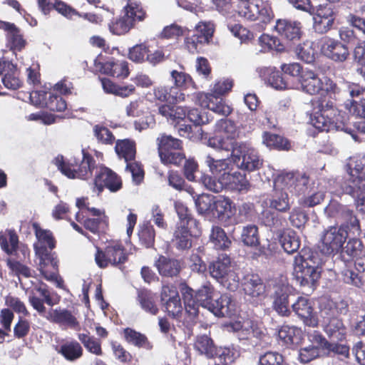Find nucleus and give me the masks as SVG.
<instances>
[{"mask_svg": "<svg viewBox=\"0 0 365 365\" xmlns=\"http://www.w3.org/2000/svg\"><path fill=\"white\" fill-rule=\"evenodd\" d=\"M210 241L217 250H225L231 245V241L224 230L219 226H213L210 235Z\"/></svg>", "mask_w": 365, "mask_h": 365, "instance_id": "864d4df0", "label": "nucleus"}, {"mask_svg": "<svg viewBox=\"0 0 365 365\" xmlns=\"http://www.w3.org/2000/svg\"><path fill=\"white\" fill-rule=\"evenodd\" d=\"M242 240L248 246L257 247L259 245L258 227L255 225L245 227L242 232Z\"/></svg>", "mask_w": 365, "mask_h": 365, "instance_id": "052dcab7", "label": "nucleus"}, {"mask_svg": "<svg viewBox=\"0 0 365 365\" xmlns=\"http://www.w3.org/2000/svg\"><path fill=\"white\" fill-rule=\"evenodd\" d=\"M0 246L5 253L16 257V259L25 260L30 256L28 246L19 244V236L14 230H6L4 233H0Z\"/></svg>", "mask_w": 365, "mask_h": 365, "instance_id": "f8f14e48", "label": "nucleus"}, {"mask_svg": "<svg viewBox=\"0 0 365 365\" xmlns=\"http://www.w3.org/2000/svg\"><path fill=\"white\" fill-rule=\"evenodd\" d=\"M145 14V12L138 4L130 2L125 7V15L115 23L109 25L110 30L116 35L124 34L133 26L136 21L143 20Z\"/></svg>", "mask_w": 365, "mask_h": 365, "instance_id": "9b49d317", "label": "nucleus"}, {"mask_svg": "<svg viewBox=\"0 0 365 365\" xmlns=\"http://www.w3.org/2000/svg\"><path fill=\"white\" fill-rule=\"evenodd\" d=\"M158 273L162 277H173L178 275L181 271V264L178 259L160 255L155 262Z\"/></svg>", "mask_w": 365, "mask_h": 365, "instance_id": "c756f323", "label": "nucleus"}, {"mask_svg": "<svg viewBox=\"0 0 365 365\" xmlns=\"http://www.w3.org/2000/svg\"><path fill=\"white\" fill-rule=\"evenodd\" d=\"M292 307L294 313L302 319L305 325L313 328L318 326V317L317 314L314 312L313 306L308 298L299 297L292 305Z\"/></svg>", "mask_w": 365, "mask_h": 365, "instance_id": "aec40b11", "label": "nucleus"}, {"mask_svg": "<svg viewBox=\"0 0 365 365\" xmlns=\"http://www.w3.org/2000/svg\"><path fill=\"white\" fill-rule=\"evenodd\" d=\"M343 119L344 116L335 108L334 102L327 99L319 102L318 110L311 114L309 118L311 124L320 131L343 130L358 141L357 135L346 126Z\"/></svg>", "mask_w": 365, "mask_h": 365, "instance_id": "f03ea898", "label": "nucleus"}, {"mask_svg": "<svg viewBox=\"0 0 365 365\" xmlns=\"http://www.w3.org/2000/svg\"><path fill=\"white\" fill-rule=\"evenodd\" d=\"M128 260V253L120 241L109 242L103 250L98 247L95 255V261L101 269L109 265L121 269Z\"/></svg>", "mask_w": 365, "mask_h": 365, "instance_id": "20e7f679", "label": "nucleus"}, {"mask_svg": "<svg viewBox=\"0 0 365 365\" xmlns=\"http://www.w3.org/2000/svg\"><path fill=\"white\" fill-rule=\"evenodd\" d=\"M175 210L179 218L177 226L192 227V228L200 227V222L197 220L192 212L185 204L180 202H175Z\"/></svg>", "mask_w": 365, "mask_h": 365, "instance_id": "a19ab883", "label": "nucleus"}, {"mask_svg": "<svg viewBox=\"0 0 365 365\" xmlns=\"http://www.w3.org/2000/svg\"><path fill=\"white\" fill-rule=\"evenodd\" d=\"M47 319L50 322L64 327L65 328L77 329L80 327L77 318L70 310L66 309H51L48 312Z\"/></svg>", "mask_w": 365, "mask_h": 365, "instance_id": "393cba45", "label": "nucleus"}, {"mask_svg": "<svg viewBox=\"0 0 365 365\" xmlns=\"http://www.w3.org/2000/svg\"><path fill=\"white\" fill-rule=\"evenodd\" d=\"M210 311L217 317H232L235 312V304L228 294H222L212 302Z\"/></svg>", "mask_w": 365, "mask_h": 365, "instance_id": "2f4dec72", "label": "nucleus"}, {"mask_svg": "<svg viewBox=\"0 0 365 365\" xmlns=\"http://www.w3.org/2000/svg\"><path fill=\"white\" fill-rule=\"evenodd\" d=\"M137 301L141 309L151 315H157L159 308L155 302L153 294L148 289L138 291Z\"/></svg>", "mask_w": 365, "mask_h": 365, "instance_id": "79ce46f5", "label": "nucleus"}, {"mask_svg": "<svg viewBox=\"0 0 365 365\" xmlns=\"http://www.w3.org/2000/svg\"><path fill=\"white\" fill-rule=\"evenodd\" d=\"M302 330L295 327L282 325L278 331V337L287 346L298 344L302 340Z\"/></svg>", "mask_w": 365, "mask_h": 365, "instance_id": "ea45409f", "label": "nucleus"}, {"mask_svg": "<svg viewBox=\"0 0 365 365\" xmlns=\"http://www.w3.org/2000/svg\"><path fill=\"white\" fill-rule=\"evenodd\" d=\"M349 179L341 185L343 192L354 198L358 207L365 212V161H351L346 165Z\"/></svg>", "mask_w": 365, "mask_h": 365, "instance_id": "7ed1b4c3", "label": "nucleus"}, {"mask_svg": "<svg viewBox=\"0 0 365 365\" xmlns=\"http://www.w3.org/2000/svg\"><path fill=\"white\" fill-rule=\"evenodd\" d=\"M58 259H53L51 257V261L49 262V264H39L40 272L47 281L55 282L56 287L60 289H65L64 281L58 274Z\"/></svg>", "mask_w": 365, "mask_h": 365, "instance_id": "f704fd0d", "label": "nucleus"}, {"mask_svg": "<svg viewBox=\"0 0 365 365\" xmlns=\"http://www.w3.org/2000/svg\"><path fill=\"white\" fill-rule=\"evenodd\" d=\"M0 76L4 86L11 90H16L21 86L16 66L10 61H0Z\"/></svg>", "mask_w": 365, "mask_h": 365, "instance_id": "b1692460", "label": "nucleus"}, {"mask_svg": "<svg viewBox=\"0 0 365 365\" xmlns=\"http://www.w3.org/2000/svg\"><path fill=\"white\" fill-rule=\"evenodd\" d=\"M56 351L68 361H75L83 354L81 344L74 339L62 343Z\"/></svg>", "mask_w": 365, "mask_h": 365, "instance_id": "c9c22d12", "label": "nucleus"}, {"mask_svg": "<svg viewBox=\"0 0 365 365\" xmlns=\"http://www.w3.org/2000/svg\"><path fill=\"white\" fill-rule=\"evenodd\" d=\"M157 143L160 160H192L187 159L179 139L163 134L157 138Z\"/></svg>", "mask_w": 365, "mask_h": 365, "instance_id": "4468645a", "label": "nucleus"}, {"mask_svg": "<svg viewBox=\"0 0 365 365\" xmlns=\"http://www.w3.org/2000/svg\"><path fill=\"white\" fill-rule=\"evenodd\" d=\"M196 99L201 107L207 108L220 115L227 116L232 112L230 107L223 101L222 98L213 94L200 93L197 94Z\"/></svg>", "mask_w": 365, "mask_h": 365, "instance_id": "412c9836", "label": "nucleus"}, {"mask_svg": "<svg viewBox=\"0 0 365 365\" xmlns=\"http://www.w3.org/2000/svg\"><path fill=\"white\" fill-rule=\"evenodd\" d=\"M213 358L219 359L222 365L232 364L236 359L237 351L233 347H217Z\"/></svg>", "mask_w": 365, "mask_h": 365, "instance_id": "bf43d9fd", "label": "nucleus"}, {"mask_svg": "<svg viewBox=\"0 0 365 365\" xmlns=\"http://www.w3.org/2000/svg\"><path fill=\"white\" fill-rule=\"evenodd\" d=\"M257 71L262 79L275 89L282 90L291 88L282 77V73L276 71L274 67L258 68Z\"/></svg>", "mask_w": 365, "mask_h": 365, "instance_id": "a878e982", "label": "nucleus"}, {"mask_svg": "<svg viewBox=\"0 0 365 365\" xmlns=\"http://www.w3.org/2000/svg\"><path fill=\"white\" fill-rule=\"evenodd\" d=\"M93 190L101 193L104 189L110 192H117L123 188V180L120 175L103 165H96L93 169Z\"/></svg>", "mask_w": 365, "mask_h": 365, "instance_id": "0eeeda50", "label": "nucleus"}, {"mask_svg": "<svg viewBox=\"0 0 365 365\" xmlns=\"http://www.w3.org/2000/svg\"><path fill=\"white\" fill-rule=\"evenodd\" d=\"M322 259L316 251L304 247L294 257L293 276L301 287L316 289L321 277Z\"/></svg>", "mask_w": 365, "mask_h": 365, "instance_id": "f257e3e1", "label": "nucleus"}, {"mask_svg": "<svg viewBox=\"0 0 365 365\" xmlns=\"http://www.w3.org/2000/svg\"><path fill=\"white\" fill-rule=\"evenodd\" d=\"M46 106L52 111L61 112L66 110L67 107L66 102L60 96L48 93V97L46 96Z\"/></svg>", "mask_w": 365, "mask_h": 365, "instance_id": "774afa93", "label": "nucleus"}, {"mask_svg": "<svg viewBox=\"0 0 365 365\" xmlns=\"http://www.w3.org/2000/svg\"><path fill=\"white\" fill-rule=\"evenodd\" d=\"M215 131L223 133L227 140H235L240 136V130L235 123L228 119H221L215 125Z\"/></svg>", "mask_w": 365, "mask_h": 365, "instance_id": "09e8293b", "label": "nucleus"}, {"mask_svg": "<svg viewBox=\"0 0 365 365\" xmlns=\"http://www.w3.org/2000/svg\"><path fill=\"white\" fill-rule=\"evenodd\" d=\"M301 24L287 19H279L275 25L277 32L289 41H294L300 38Z\"/></svg>", "mask_w": 365, "mask_h": 365, "instance_id": "7c9ffc66", "label": "nucleus"}, {"mask_svg": "<svg viewBox=\"0 0 365 365\" xmlns=\"http://www.w3.org/2000/svg\"><path fill=\"white\" fill-rule=\"evenodd\" d=\"M96 161H55L58 169L68 178L87 179L93 175Z\"/></svg>", "mask_w": 365, "mask_h": 365, "instance_id": "2eb2a0df", "label": "nucleus"}, {"mask_svg": "<svg viewBox=\"0 0 365 365\" xmlns=\"http://www.w3.org/2000/svg\"><path fill=\"white\" fill-rule=\"evenodd\" d=\"M263 143L268 148L278 150H289L291 148L290 141L277 134L264 132L262 135Z\"/></svg>", "mask_w": 365, "mask_h": 365, "instance_id": "a18cd8bd", "label": "nucleus"}, {"mask_svg": "<svg viewBox=\"0 0 365 365\" xmlns=\"http://www.w3.org/2000/svg\"><path fill=\"white\" fill-rule=\"evenodd\" d=\"M347 237L348 231L344 226L330 227L323 235L322 245L319 247L321 252L326 255L339 252Z\"/></svg>", "mask_w": 365, "mask_h": 365, "instance_id": "dca6fc26", "label": "nucleus"}, {"mask_svg": "<svg viewBox=\"0 0 365 365\" xmlns=\"http://www.w3.org/2000/svg\"><path fill=\"white\" fill-rule=\"evenodd\" d=\"M110 346L115 359L123 364H130L133 361V356L117 341H110Z\"/></svg>", "mask_w": 365, "mask_h": 365, "instance_id": "4d7b16f0", "label": "nucleus"}, {"mask_svg": "<svg viewBox=\"0 0 365 365\" xmlns=\"http://www.w3.org/2000/svg\"><path fill=\"white\" fill-rule=\"evenodd\" d=\"M160 301L168 316L178 319L182 312L181 299L177 288L173 285H164L160 293Z\"/></svg>", "mask_w": 365, "mask_h": 365, "instance_id": "f3484780", "label": "nucleus"}, {"mask_svg": "<svg viewBox=\"0 0 365 365\" xmlns=\"http://www.w3.org/2000/svg\"><path fill=\"white\" fill-rule=\"evenodd\" d=\"M308 338L313 344H316L318 348L328 350L334 353L348 356L349 352V345H336L334 343H330L326 338L318 331H314L312 333H308Z\"/></svg>", "mask_w": 365, "mask_h": 365, "instance_id": "c85d7f7f", "label": "nucleus"}, {"mask_svg": "<svg viewBox=\"0 0 365 365\" xmlns=\"http://www.w3.org/2000/svg\"><path fill=\"white\" fill-rule=\"evenodd\" d=\"M179 290L184 301L185 312L190 317V319L192 320L198 315L195 296L196 292L190 287L185 282L180 283Z\"/></svg>", "mask_w": 365, "mask_h": 365, "instance_id": "72a5a7b5", "label": "nucleus"}, {"mask_svg": "<svg viewBox=\"0 0 365 365\" xmlns=\"http://www.w3.org/2000/svg\"><path fill=\"white\" fill-rule=\"evenodd\" d=\"M259 365H287V364L282 354L269 351L259 356Z\"/></svg>", "mask_w": 365, "mask_h": 365, "instance_id": "0e129e2a", "label": "nucleus"}, {"mask_svg": "<svg viewBox=\"0 0 365 365\" xmlns=\"http://www.w3.org/2000/svg\"><path fill=\"white\" fill-rule=\"evenodd\" d=\"M115 150L118 156L124 160H135L136 155L135 143L129 139L118 140Z\"/></svg>", "mask_w": 365, "mask_h": 365, "instance_id": "49530a36", "label": "nucleus"}, {"mask_svg": "<svg viewBox=\"0 0 365 365\" xmlns=\"http://www.w3.org/2000/svg\"><path fill=\"white\" fill-rule=\"evenodd\" d=\"M0 29L7 32V38L11 48L20 51L25 46L26 41L21 35L19 29L14 24L0 21Z\"/></svg>", "mask_w": 365, "mask_h": 365, "instance_id": "4c0bfd02", "label": "nucleus"}, {"mask_svg": "<svg viewBox=\"0 0 365 365\" xmlns=\"http://www.w3.org/2000/svg\"><path fill=\"white\" fill-rule=\"evenodd\" d=\"M280 242L284 250L288 254H293L298 251L301 245V240L297 233L290 229L282 233Z\"/></svg>", "mask_w": 365, "mask_h": 365, "instance_id": "c03bdc74", "label": "nucleus"}, {"mask_svg": "<svg viewBox=\"0 0 365 365\" xmlns=\"http://www.w3.org/2000/svg\"><path fill=\"white\" fill-rule=\"evenodd\" d=\"M78 339L86 348V349L96 356H102L103 352L100 339L90 336L89 333H81L78 334Z\"/></svg>", "mask_w": 365, "mask_h": 365, "instance_id": "603ef678", "label": "nucleus"}, {"mask_svg": "<svg viewBox=\"0 0 365 365\" xmlns=\"http://www.w3.org/2000/svg\"><path fill=\"white\" fill-rule=\"evenodd\" d=\"M155 97L160 101L176 103L183 101L185 96L177 88L159 86L154 90Z\"/></svg>", "mask_w": 365, "mask_h": 365, "instance_id": "58836bf2", "label": "nucleus"}, {"mask_svg": "<svg viewBox=\"0 0 365 365\" xmlns=\"http://www.w3.org/2000/svg\"><path fill=\"white\" fill-rule=\"evenodd\" d=\"M187 116L189 120L193 123V125L180 124L178 122L180 135L192 141L202 140L204 132L200 125L210 122V116L209 113L197 108H193L187 111Z\"/></svg>", "mask_w": 365, "mask_h": 365, "instance_id": "423d86ee", "label": "nucleus"}, {"mask_svg": "<svg viewBox=\"0 0 365 365\" xmlns=\"http://www.w3.org/2000/svg\"><path fill=\"white\" fill-rule=\"evenodd\" d=\"M232 205L228 197H220L215 200L212 215L220 221L227 222L235 214V207Z\"/></svg>", "mask_w": 365, "mask_h": 365, "instance_id": "e433bc0d", "label": "nucleus"}, {"mask_svg": "<svg viewBox=\"0 0 365 365\" xmlns=\"http://www.w3.org/2000/svg\"><path fill=\"white\" fill-rule=\"evenodd\" d=\"M269 207L280 212L289 211L291 206L287 192L282 190H276L272 199L269 200Z\"/></svg>", "mask_w": 365, "mask_h": 365, "instance_id": "8fccbe9b", "label": "nucleus"}, {"mask_svg": "<svg viewBox=\"0 0 365 365\" xmlns=\"http://www.w3.org/2000/svg\"><path fill=\"white\" fill-rule=\"evenodd\" d=\"M363 247L364 245L359 239H350L342 249L341 255L344 257L346 255L350 259L356 258L361 254Z\"/></svg>", "mask_w": 365, "mask_h": 365, "instance_id": "680f3d73", "label": "nucleus"}, {"mask_svg": "<svg viewBox=\"0 0 365 365\" xmlns=\"http://www.w3.org/2000/svg\"><path fill=\"white\" fill-rule=\"evenodd\" d=\"M242 289L247 295L258 297L265 292L266 286L258 274L249 273L244 277Z\"/></svg>", "mask_w": 365, "mask_h": 365, "instance_id": "bb28decb", "label": "nucleus"}, {"mask_svg": "<svg viewBox=\"0 0 365 365\" xmlns=\"http://www.w3.org/2000/svg\"><path fill=\"white\" fill-rule=\"evenodd\" d=\"M334 312H335L334 309H329V312L325 310L322 311L323 329L329 339L330 343L336 345H347L346 328L341 319L334 316Z\"/></svg>", "mask_w": 365, "mask_h": 365, "instance_id": "6e6552de", "label": "nucleus"}, {"mask_svg": "<svg viewBox=\"0 0 365 365\" xmlns=\"http://www.w3.org/2000/svg\"><path fill=\"white\" fill-rule=\"evenodd\" d=\"M336 88V83L331 79L327 78L324 83L315 71L309 68L304 69L296 85L297 89L309 95L317 94L321 91L335 93Z\"/></svg>", "mask_w": 365, "mask_h": 365, "instance_id": "39448f33", "label": "nucleus"}, {"mask_svg": "<svg viewBox=\"0 0 365 365\" xmlns=\"http://www.w3.org/2000/svg\"><path fill=\"white\" fill-rule=\"evenodd\" d=\"M195 349L207 358L212 359L217 346L213 340L207 335L198 336L194 344Z\"/></svg>", "mask_w": 365, "mask_h": 365, "instance_id": "3c124183", "label": "nucleus"}, {"mask_svg": "<svg viewBox=\"0 0 365 365\" xmlns=\"http://www.w3.org/2000/svg\"><path fill=\"white\" fill-rule=\"evenodd\" d=\"M35 235L40 245L39 247H36V254L40 259V264H49L51 261V257L54 259H58L57 255L55 252H51L56 247V241L52 232L49 230L42 229L37 223L33 225Z\"/></svg>", "mask_w": 365, "mask_h": 365, "instance_id": "9d476101", "label": "nucleus"}, {"mask_svg": "<svg viewBox=\"0 0 365 365\" xmlns=\"http://www.w3.org/2000/svg\"><path fill=\"white\" fill-rule=\"evenodd\" d=\"M224 183L229 185L231 189L238 191L248 190L250 187V182L247 180L245 174H242L238 171L227 174V180Z\"/></svg>", "mask_w": 365, "mask_h": 365, "instance_id": "5fc2aeb1", "label": "nucleus"}, {"mask_svg": "<svg viewBox=\"0 0 365 365\" xmlns=\"http://www.w3.org/2000/svg\"><path fill=\"white\" fill-rule=\"evenodd\" d=\"M214 33V25L211 22H200L195 26V34L200 41L208 43Z\"/></svg>", "mask_w": 365, "mask_h": 365, "instance_id": "338daca9", "label": "nucleus"}, {"mask_svg": "<svg viewBox=\"0 0 365 365\" xmlns=\"http://www.w3.org/2000/svg\"><path fill=\"white\" fill-rule=\"evenodd\" d=\"M200 234V227L176 226L173 242L179 250H189L192 247V237Z\"/></svg>", "mask_w": 365, "mask_h": 365, "instance_id": "4be33fe9", "label": "nucleus"}, {"mask_svg": "<svg viewBox=\"0 0 365 365\" xmlns=\"http://www.w3.org/2000/svg\"><path fill=\"white\" fill-rule=\"evenodd\" d=\"M211 173L215 175H227L232 171L240 169L251 173L259 170L263 161H207Z\"/></svg>", "mask_w": 365, "mask_h": 365, "instance_id": "ddd939ff", "label": "nucleus"}, {"mask_svg": "<svg viewBox=\"0 0 365 365\" xmlns=\"http://www.w3.org/2000/svg\"><path fill=\"white\" fill-rule=\"evenodd\" d=\"M257 6V0L242 2L238 11L239 16L250 21H256L259 12Z\"/></svg>", "mask_w": 365, "mask_h": 365, "instance_id": "e2e57ef3", "label": "nucleus"}, {"mask_svg": "<svg viewBox=\"0 0 365 365\" xmlns=\"http://www.w3.org/2000/svg\"><path fill=\"white\" fill-rule=\"evenodd\" d=\"M209 270L211 276L217 279L232 277L233 273L230 257L226 254L220 255L216 260L210 263Z\"/></svg>", "mask_w": 365, "mask_h": 365, "instance_id": "5701e85b", "label": "nucleus"}, {"mask_svg": "<svg viewBox=\"0 0 365 365\" xmlns=\"http://www.w3.org/2000/svg\"><path fill=\"white\" fill-rule=\"evenodd\" d=\"M61 297L56 292L48 289L47 284L41 282L39 285L34 286L29 292V302L32 307L40 314L46 313L44 304L49 307L58 304Z\"/></svg>", "mask_w": 365, "mask_h": 365, "instance_id": "1a4fd4ad", "label": "nucleus"}, {"mask_svg": "<svg viewBox=\"0 0 365 365\" xmlns=\"http://www.w3.org/2000/svg\"><path fill=\"white\" fill-rule=\"evenodd\" d=\"M342 280L344 283L357 288H362L364 284L363 277L354 270L346 268L341 272Z\"/></svg>", "mask_w": 365, "mask_h": 365, "instance_id": "69168bd1", "label": "nucleus"}, {"mask_svg": "<svg viewBox=\"0 0 365 365\" xmlns=\"http://www.w3.org/2000/svg\"><path fill=\"white\" fill-rule=\"evenodd\" d=\"M75 219L86 230L95 235L104 232L105 228L108 226L106 216H103V217H91L89 215H83V212H78L75 215Z\"/></svg>", "mask_w": 365, "mask_h": 365, "instance_id": "cd10ccee", "label": "nucleus"}, {"mask_svg": "<svg viewBox=\"0 0 365 365\" xmlns=\"http://www.w3.org/2000/svg\"><path fill=\"white\" fill-rule=\"evenodd\" d=\"M273 308L282 316H289V295L282 290L276 291L274 294Z\"/></svg>", "mask_w": 365, "mask_h": 365, "instance_id": "6e6d98bb", "label": "nucleus"}, {"mask_svg": "<svg viewBox=\"0 0 365 365\" xmlns=\"http://www.w3.org/2000/svg\"><path fill=\"white\" fill-rule=\"evenodd\" d=\"M213 289L209 286H203L196 292L195 301L197 309L199 312V307L207 308L209 311L212 304Z\"/></svg>", "mask_w": 365, "mask_h": 365, "instance_id": "13d9d810", "label": "nucleus"}, {"mask_svg": "<svg viewBox=\"0 0 365 365\" xmlns=\"http://www.w3.org/2000/svg\"><path fill=\"white\" fill-rule=\"evenodd\" d=\"M123 334L125 341L129 344L147 351H150L153 348V344L148 336L134 329L126 327L123 329Z\"/></svg>", "mask_w": 365, "mask_h": 365, "instance_id": "473e14b6", "label": "nucleus"}, {"mask_svg": "<svg viewBox=\"0 0 365 365\" xmlns=\"http://www.w3.org/2000/svg\"><path fill=\"white\" fill-rule=\"evenodd\" d=\"M232 156L233 160H258L256 150L250 144L244 143H232Z\"/></svg>", "mask_w": 365, "mask_h": 365, "instance_id": "37998d69", "label": "nucleus"}, {"mask_svg": "<svg viewBox=\"0 0 365 365\" xmlns=\"http://www.w3.org/2000/svg\"><path fill=\"white\" fill-rule=\"evenodd\" d=\"M138 235L141 245L145 248L153 247L155 245V231L150 222H144L140 225Z\"/></svg>", "mask_w": 365, "mask_h": 365, "instance_id": "de8ad7c7", "label": "nucleus"}, {"mask_svg": "<svg viewBox=\"0 0 365 365\" xmlns=\"http://www.w3.org/2000/svg\"><path fill=\"white\" fill-rule=\"evenodd\" d=\"M321 50L328 58L335 62H344L350 53L348 46L336 39L325 37L322 41Z\"/></svg>", "mask_w": 365, "mask_h": 365, "instance_id": "6ab92c4d", "label": "nucleus"}, {"mask_svg": "<svg viewBox=\"0 0 365 365\" xmlns=\"http://www.w3.org/2000/svg\"><path fill=\"white\" fill-rule=\"evenodd\" d=\"M346 91L352 98L346 104L349 113L355 117L365 118V87L356 83L348 84Z\"/></svg>", "mask_w": 365, "mask_h": 365, "instance_id": "a211bd4d", "label": "nucleus"}]
</instances>
